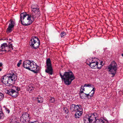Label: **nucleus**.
I'll return each instance as SVG.
<instances>
[{"label": "nucleus", "instance_id": "obj_6", "mask_svg": "<svg viewBox=\"0 0 123 123\" xmlns=\"http://www.w3.org/2000/svg\"><path fill=\"white\" fill-rule=\"evenodd\" d=\"M70 110L72 112H76L74 116L76 118H79L82 113V109L80 105H75L73 104L71 106Z\"/></svg>", "mask_w": 123, "mask_h": 123}, {"label": "nucleus", "instance_id": "obj_29", "mask_svg": "<svg viewBox=\"0 0 123 123\" xmlns=\"http://www.w3.org/2000/svg\"><path fill=\"white\" fill-rule=\"evenodd\" d=\"M85 94L86 95V96L87 97H88L89 96H90V93L88 94H86V93Z\"/></svg>", "mask_w": 123, "mask_h": 123}, {"label": "nucleus", "instance_id": "obj_10", "mask_svg": "<svg viewBox=\"0 0 123 123\" xmlns=\"http://www.w3.org/2000/svg\"><path fill=\"white\" fill-rule=\"evenodd\" d=\"M30 117L29 115L27 113L24 112L22 115L20 117V120L21 122L23 123H25L26 122H28L29 121Z\"/></svg>", "mask_w": 123, "mask_h": 123}, {"label": "nucleus", "instance_id": "obj_9", "mask_svg": "<svg viewBox=\"0 0 123 123\" xmlns=\"http://www.w3.org/2000/svg\"><path fill=\"white\" fill-rule=\"evenodd\" d=\"M46 68L45 69L46 73L52 75L53 74V69L52 66L50 58H48L46 61Z\"/></svg>", "mask_w": 123, "mask_h": 123}, {"label": "nucleus", "instance_id": "obj_13", "mask_svg": "<svg viewBox=\"0 0 123 123\" xmlns=\"http://www.w3.org/2000/svg\"><path fill=\"white\" fill-rule=\"evenodd\" d=\"M9 95H11L13 97L16 98L18 96V93L15 90L12 89L11 92H9Z\"/></svg>", "mask_w": 123, "mask_h": 123}, {"label": "nucleus", "instance_id": "obj_17", "mask_svg": "<svg viewBox=\"0 0 123 123\" xmlns=\"http://www.w3.org/2000/svg\"><path fill=\"white\" fill-rule=\"evenodd\" d=\"M3 90L4 92L9 95V92H11V90H8L7 89L4 88L3 89Z\"/></svg>", "mask_w": 123, "mask_h": 123}, {"label": "nucleus", "instance_id": "obj_31", "mask_svg": "<svg viewBox=\"0 0 123 123\" xmlns=\"http://www.w3.org/2000/svg\"><path fill=\"white\" fill-rule=\"evenodd\" d=\"M21 64V62H19L17 63V66L18 67H19L20 66V65Z\"/></svg>", "mask_w": 123, "mask_h": 123}, {"label": "nucleus", "instance_id": "obj_5", "mask_svg": "<svg viewBox=\"0 0 123 123\" xmlns=\"http://www.w3.org/2000/svg\"><path fill=\"white\" fill-rule=\"evenodd\" d=\"M59 74L62 80L64 81V84L67 85H70L72 81L75 78L73 73L71 71L65 72L63 75L60 73Z\"/></svg>", "mask_w": 123, "mask_h": 123}, {"label": "nucleus", "instance_id": "obj_18", "mask_svg": "<svg viewBox=\"0 0 123 123\" xmlns=\"http://www.w3.org/2000/svg\"><path fill=\"white\" fill-rule=\"evenodd\" d=\"M38 102L39 103H42L43 102V98L40 96H39L37 98Z\"/></svg>", "mask_w": 123, "mask_h": 123}, {"label": "nucleus", "instance_id": "obj_30", "mask_svg": "<svg viewBox=\"0 0 123 123\" xmlns=\"http://www.w3.org/2000/svg\"><path fill=\"white\" fill-rule=\"evenodd\" d=\"M6 112H7L8 113H9L10 112V110L9 109H6Z\"/></svg>", "mask_w": 123, "mask_h": 123}, {"label": "nucleus", "instance_id": "obj_36", "mask_svg": "<svg viewBox=\"0 0 123 123\" xmlns=\"http://www.w3.org/2000/svg\"><path fill=\"white\" fill-rule=\"evenodd\" d=\"M21 61H22V60H20L19 61V62H21Z\"/></svg>", "mask_w": 123, "mask_h": 123}, {"label": "nucleus", "instance_id": "obj_12", "mask_svg": "<svg viewBox=\"0 0 123 123\" xmlns=\"http://www.w3.org/2000/svg\"><path fill=\"white\" fill-rule=\"evenodd\" d=\"M96 59V58H94V60L89 65V66L92 68H94L96 67L98 64V62L95 60V59Z\"/></svg>", "mask_w": 123, "mask_h": 123}, {"label": "nucleus", "instance_id": "obj_38", "mask_svg": "<svg viewBox=\"0 0 123 123\" xmlns=\"http://www.w3.org/2000/svg\"><path fill=\"white\" fill-rule=\"evenodd\" d=\"M36 123V122H32V123Z\"/></svg>", "mask_w": 123, "mask_h": 123}, {"label": "nucleus", "instance_id": "obj_37", "mask_svg": "<svg viewBox=\"0 0 123 123\" xmlns=\"http://www.w3.org/2000/svg\"><path fill=\"white\" fill-rule=\"evenodd\" d=\"M2 70V69L1 68H0V71H1Z\"/></svg>", "mask_w": 123, "mask_h": 123}, {"label": "nucleus", "instance_id": "obj_19", "mask_svg": "<svg viewBox=\"0 0 123 123\" xmlns=\"http://www.w3.org/2000/svg\"><path fill=\"white\" fill-rule=\"evenodd\" d=\"M7 47V49L8 51L12 50L13 49V46H12V44H10L9 46H8Z\"/></svg>", "mask_w": 123, "mask_h": 123}, {"label": "nucleus", "instance_id": "obj_33", "mask_svg": "<svg viewBox=\"0 0 123 123\" xmlns=\"http://www.w3.org/2000/svg\"><path fill=\"white\" fill-rule=\"evenodd\" d=\"M15 87L16 88V90H17V91H19V89L18 88V87Z\"/></svg>", "mask_w": 123, "mask_h": 123}, {"label": "nucleus", "instance_id": "obj_32", "mask_svg": "<svg viewBox=\"0 0 123 123\" xmlns=\"http://www.w3.org/2000/svg\"><path fill=\"white\" fill-rule=\"evenodd\" d=\"M3 65V64L2 63L0 62V67H2Z\"/></svg>", "mask_w": 123, "mask_h": 123}, {"label": "nucleus", "instance_id": "obj_24", "mask_svg": "<svg viewBox=\"0 0 123 123\" xmlns=\"http://www.w3.org/2000/svg\"><path fill=\"white\" fill-rule=\"evenodd\" d=\"M84 86H82L81 87L80 92L81 93H83V91H85V88H84Z\"/></svg>", "mask_w": 123, "mask_h": 123}, {"label": "nucleus", "instance_id": "obj_21", "mask_svg": "<svg viewBox=\"0 0 123 123\" xmlns=\"http://www.w3.org/2000/svg\"><path fill=\"white\" fill-rule=\"evenodd\" d=\"M102 62L101 61L100 62V64H98H98L96 66V67H97V68L98 69H100L103 66V65L102 64Z\"/></svg>", "mask_w": 123, "mask_h": 123}, {"label": "nucleus", "instance_id": "obj_23", "mask_svg": "<svg viewBox=\"0 0 123 123\" xmlns=\"http://www.w3.org/2000/svg\"><path fill=\"white\" fill-rule=\"evenodd\" d=\"M84 86L88 87H91L93 88H94V86L93 85L89 84H85L84 85Z\"/></svg>", "mask_w": 123, "mask_h": 123}, {"label": "nucleus", "instance_id": "obj_40", "mask_svg": "<svg viewBox=\"0 0 123 123\" xmlns=\"http://www.w3.org/2000/svg\"><path fill=\"white\" fill-rule=\"evenodd\" d=\"M81 98H82V99H83V98H82V97H81Z\"/></svg>", "mask_w": 123, "mask_h": 123}, {"label": "nucleus", "instance_id": "obj_39", "mask_svg": "<svg viewBox=\"0 0 123 123\" xmlns=\"http://www.w3.org/2000/svg\"><path fill=\"white\" fill-rule=\"evenodd\" d=\"M9 40H11V39H9Z\"/></svg>", "mask_w": 123, "mask_h": 123}, {"label": "nucleus", "instance_id": "obj_27", "mask_svg": "<svg viewBox=\"0 0 123 123\" xmlns=\"http://www.w3.org/2000/svg\"><path fill=\"white\" fill-rule=\"evenodd\" d=\"M49 101L51 103H54L55 101V99L54 98H51L49 99Z\"/></svg>", "mask_w": 123, "mask_h": 123}, {"label": "nucleus", "instance_id": "obj_1", "mask_svg": "<svg viewBox=\"0 0 123 123\" xmlns=\"http://www.w3.org/2000/svg\"><path fill=\"white\" fill-rule=\"evenodd\" d=\"M35 5H32L31 7L32 13L30 16L26 12H23L20 14V21L23 25L28 26L31 24L36 18L40 15L39 9Z\"/></svg>", "mask_w": 123, "mask_h": 123}, {"label": "nucleus", "instance_id": "obj_26", "mask_svg": "<svg viewBox=\"0 0 123 123\" xmlns=\"http://www.w3.org/2000/svg\"><path fill=\"white\" fill-rule=\"evenodd\" d=\"M66 35V33L64 31H63L61 32L60 34V36L61 37H64Z\"/></svg>", "mask_w": 123, "mask_h": 123}, {"label": "nucleus", "instance_id": "obj_2", "mask_svg": "<svg viewBox=\"0 0 123 123\" xmlns=\"http://www.w3.org/2000/svg\"><path fill=\"white\" fill-rule=\"evenodd\" d=\"M98 116L96 113L86 115L83 119L84 123H108L107 120L103 118L98 119Z\"/></svg>", "mask_w": 123, "mask_h": 123}, {"label": "nucleus", "instance_id": "obj_7", "mask_svg": "<svg viewBox=\"0 0 123 123\" xmlns=\"http://www.w3.org/2000/svg\"><path fill=\"white\" fill-rule=\"evenodd\" d=\"M117 65L115 62L113 61L108 66V71L109 74L111 75V77H114L117 73L118 69Z\"/></svg>", "mask_w": 123, "mask_h": 123}, {"label": "nucleus", "instance_id": "obj_14", "mask_svg": "<svg viewBox=\"0 0 123 123\" xmlns=\"http://www.w3.org/2000/svg\"><path fill=\"white\" fill-rule=\"evenodd\" d=\"M7 44L6 43H4L2 44L1 45V51H7Z\"/></svg>", "mask_w": 123, "mask_h": 123}, {"label": "nucleus", "instance_id": "obj_28", "mask_svg": "<svg viewBox=\"0 0 123 123\" xmlns=\"http://www.w3.org/2000/svg\"><path fill=\"white\" fill-rule=\"evenodd\" d=\"M63 110L66 113H67L68 112V110L67 108H64L63 109Z\"/></svg>", "mask_w": 123, "mask_h": 123}, {"label": "nucleus", "instance_id": "obj_4", "mask_svg": "<svg viewBox=\"0 0 123 123\" xmlns=\"http://www.w3.org/2000/svg\"><path fill=\"white\" fill-rule=\"evenodd\" d=\"M17 76L12 72L7 74V75L3 76L1 79L2 83L5 84H9L7 85L10 86L13 83V81H16L17 78Z\"/></svg>", "mask_w": 123, "mask_h": 123}, {"label": "nucleus", "instance_id": "obj_8", "mask_svg": "<svg viewBox=\"0 0 123 123\" xmlns=\"http://www.w3.org/2000/svg\"><path fill=\"white\" fill-rule=\"evenodd\" d=\"M30 46L33 49L37 48L40 45V41L37 37H32L31 39L30 42Z\"/></svg>", "mask_w": 123, "mask_h": 123}, {"label": "nucleus", "instance_id": "obj_34", "mask_svg": "<svg viewBox=\"0 0 123 123\" xmlns=\"http://www.w3.org/2000/svg\"><path fill=\"white\" fill-rule=\"evenodd\" d=\"M2 109H1V106L0 105V111H2Z\"/></svg>", "mask_w": 123, "mask_h": 123}, {"label": "nucleus", "instance_id": "obj_15", "mask_svg": "<svg viewBox=\"0 0 123 123\" xmlns=\"http://www.w3.org/2000/svg\"><path fill=\"white\" fill-rule=\"evenodd\" d=\"M32 84L29 85L27 87V88L29 92H32L34 90V88L32 86Z\"/></svg>", "mask_w": 123, "mask_h": 123}, {"label": "nucleus", "instance_id": "obj_20", "mask_svg": "<svg viewBox=\"0 0 123 123\" xmlns=\"http://www.w3.org/2000/svg\"><path fill=\"white\" fill-rule=\"evenodd\" d=\"M95 89L94 88H93L91 90V92L90 93L91 94H90V97L93 96V95L95 93Z\"/></svg>", "mask_w": 123, "mask_h": 123}, {"label": "nucleus", "instance_id": "obj_25", "mask_svg": "<svg viewBox=\"0 0 123 123\" xmlns=\"http://www.w3.org/2000/svg\"><path fill=\"white\" fill-rule=\"evenodd\" d=\"M4 96L2 93L0 92V101L4 98Z\"/></svg>", "mask_w": 123, "mask_h": 123}, {"label": "nucleus", "instance_id": "obj_11", "mask_svg": "<svg viewBox=\"0 0 123 123\" xmlns=\"http://www.w3.org/2000/svg\"><path fill=\"white\" fill-rule=\"evenodd\" d=\"M10 22L8 26V28L7 29L6 31L8 33H9L12 31V29L14 27V23L12 20H10Z\"/></svg>", "mask_w": 123, "mask_h": 123}, {"label": "nucleus", "instance_id": "obj_22", "mask_svg": "<svg viewBox=\"0 0 123 123\" xmlns=\"http://www.w3.org/2000/svg\"><path fill=\"white\" fill-rule=\"evenodd\" d=\"M4 117V115L2 111H0V119H3Z\"/></svg>", "mask_w": 123, "mask_h": 123}, {"label": "nucleus", "instance_id": "obj_35", "mask_svg": "<svg viewBox=\"0 0 123 123\" xmlns=\"http://www.w3.org/2000/svg\"><path fill=\"white\" fill-rule=\"evenodd\" d=\"M1 46L0 45V51H1Z\"/></svg>", "mask_w": 123, "mask_h": 123}, {"label": "nucleus", "instance_id": "obj_16", "mask_svg": "<svg viewBox=\"0 0 123 123\" xmlns=\"http://www.w3.org/2000/svg\"><path fill=\"white\" fill-rule=\"evenodd\" d=\"M93 60L94 59H93V58H92L91 59L90 58L87 59L86 61L87 64L89 66Z\"/></svg>", "mask_w": 123, "mask_h": 123}, {"label": "nucleus", "instance_id": "obj_3", "mask_svg": "<svg viewBox=\"0 0 123 123\" xmlns=\"http://www.w3.org/2000/svg\"><path fill=\"white\" fill-rule=\"evenodd\" d=\"M23 65L24 68L35 73H38L40 70V68L39 66L37 65L33 61L25 60L24 61Z\"/></svg>", "mask_w": 123, "mask_h": 123}]
</instances>
